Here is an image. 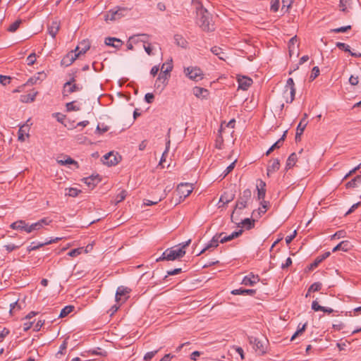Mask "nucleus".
Returning <instances> with one entry per match:
<instances>
[{
  "instance_id": "nucleus-61",
  "label": "nucleus",
  "mask_w": 361,
  "mask_h": 361,
  "mask_svg": "<svg viewBox=\"0 0 361 361\" xmlns=\"http://www.w3.org/2000/svg\"><path fill=\"white\" fill-rule=\"evenodd\" d=\"M158 352V350L148 352L144 356V360L145 361H149Z\"/></svg>"
},
{
  "instance_id": "nucleus-25",
  "label": "nucleus",
  "mask_w": 361,
  "mask_h": 361,
  "mask_svg": "<svg viewBox=\"0 0 361 361\" xmlns=\"http://www.w3.org/2000/svg\"><path fill=\"white\" fill-rule=\"evenodd\" d=\"M57 162L61 166L73 165L76 169L79 168L78 163L70 157H65L64 159H57Z\"/></svg>"
},
{
  "instance_id": "nucleus-10",
  "label": "nucleus",
  "mask_w": 361,
  "mask_h": 361,
  "mask_svg": "<svg viewBox=\"0 0 361 361\" xmlns=\"http://www.w3.org/2000/svg\"><path fill=\"white\" fill-rule=\"evenodd\" d=\"M51 222V220H49L47 218H44L30 225L27 224V226L26 228V233H30L34 231H39L41 228H42L44 226L49 225Z\"/></svg>"
},
{
  "instance_id": "nucleus-7",
  "label": "nucleus",
  "mask_w": 361,
  "mask_h": 361,
  "mask_svg": "<svg viewBox=\"0 0 361 361\" xmlns=\"http://www.w3.org/2000/svg\"><path fill=\"white\" fill-rule=\"evenodd\" d=\"M249 341L259 355H264L266 353L268 343L267 339L259 340L257 338L251 336L249 338Z\"/></svg>"
},
{
  "instance_id": "nucleus-34",
  "label": "nucleus",
  "mask_w": 361,
  "mask_h": 361,
  "mask_svg": "<svg viewBox=\"0 0 361 361\" xmlns=\"http://www.w3.org/2000/svg\"><path fill=\"white\" fill-rule=\"evenodd\" d=\"M27 226V224L25 223V221L19 220L17 221L13 222L11 224L10 227L13 229L16 230H21L26 232V228Z\"/></svg>"
},
{
  "instance_id": "nucleus-35",
  "label": "nucleus",
  "mask_w": 361,
  "mask_h": 361,
  "mask_svg": "<svg viewBox=\"0 0 361 361\" xmlns=\"http://www.w3.org/2000/svg\"><path fill=\"white\" fill-rule=\"evenodd\" d=\"M256 293V290L254 289H245V288H238L235 289L231 291L233 295H253Z\"/></svg>"
},
{
  "instance_id": "nucleus-36",
  "label": "nucleus",
  "mask_w": 361,
  "mask_h": 361,
  "mask_svg": "<svg viewBox=\"0 0 361 361\" xmlns=\"http://www.w3.org/2000/svg\"><path fill=\"white\" fill-rule=\"evenodd\" d=\"M298 47V43L297 37L294 36L290 39L289 43H288V49H289L290 56H292L293 54H294L295 48H297Z\"/></svg>"
},
{
  "instance_id": "nucleus-49",
  "label": "nucleus",
  "mask_w": 361,
  "mask_h": 361,
  "mask_svg": "<svg viewBox=\"0 0 361 361\" xmlns=\"http://www.w3.org/2000/svg\"><path fill=\"white\" fill-rule=\"evenodd\" d=\"M66 109L68 111H78L80 110V106L76 104L75 102H71L66 104Z\"/></svg>"
},
{
  "instance_id": "nucleus-29",
  "label": "nucleus",
  "mask_w": 361,
  "mask_h": 361,
  "mask_svg": "<svg viewBox=\"0 0 361 361\" xmlns=\"http://www.w3.org/2000/svg\"><path fill=\"white\" fill-rule=\"evenodd\" d=\"M149 37L145 34H140L130 37V40L134 42V44H138L140 42L146 43L147 42Z\"/></svg>"
},
{
  "instance_id": "nucleus-62",
  "label": "nucleus",
  "mask_w": 361,
  "mask_h": 361,
  "mask_svg": "<svg viewBox=\"0 0 361 361\" xmlns=\"http://www.w3.org/2000/svg\"><path fill=\"white\" fill-rule=\"evenodd\" d=\"M336 47L345 51H348V52H350V47L345 44V43H343V42H337L336 43Z\"/></svg>"
},
{
  "instance_id": "nucleus-64",
  "label": "nucleus",
  "mask_w": 361,
  "mask_h": 361,
  "mask_svg": "<svg viewBox=\"0 0 361 361\" xmlns=\"http://www.w3.org/2000/svg\"><path fill=\"white\" fill-rule=\"evenodd\" d=\"M126 196V191H121L116 197V201L117 202L123 201Z\"/></svg>"
},
{
  "instance_id": "nucleus-51",
  "label": "nucleus",
  "mask_w": 361,
  "mask_h": 361,
  "mask_svg": "<svg viewBox=\"0 0 361 361\" xmlns=\"http://www.w3.org/2000/svg\"><path fill=\"white\" fill-rule=\"evenodd\" d=\"M169 145H170V140H169L167 142H166V149L165 151L164 152L162 156H161V160L159 161V166H161L162 167H164L163 166V163L164 161H165V159H166V156L167 155L168 152H169Z\"/></svg>"
},
{
  "instance_id": "nucleus-46",
  "label": "nucleus",
  "mask_w": 361,
  "mask_h": 361,
  "mask_svg": "<svg viewBox=\"0 0 361 361\" xmlns=\"http://www.w3.org/2000/svg\"><path fill=\"white\" fill-rule=\"evenodd\" d=\"M173 65L171 62H167L163 63L161 68V73L164 74H168L172 71Z\"/></svg>"
},
{
  "instance_id": "nucleus-47",
  "label": "nucleus",
  "mask_w": 361,
  "mask_h": 361,
  "mask_svg": "<svg viewBox=\"0 0 361 361\" xmlns=\"http://www.w3.org/2000/svg\"><path fill=\"white\" fill-rule=\"evenodd\" d=\"M66 195L69 197H77L81 192L80 190L75 188H66Z\"/></svg>"
},
{
  "instance_id": "nucleus-5",
  "label": "nucleus",
  "mask_w": 361,
  "mask_h": 361,
  "mask_svg": "<svg viewBox=\"0 0 361 361\" xmlns=\"http://www.w3.org/2000/svg\"><path fill=\"white\" fill-rule=\"evenodd\" d=\"M295 88L293 78H288L284 87L283 97L288 103H291L295 98Z\"/></svg>"
},
{
  "instance_id": "nucleus-24",
  "label": "nucleus",
  "mask_w": 361,
  "mask_h": 361,
  "mask_svg": "<svg viewBox=\"0 0 361 361\" xmlns=\"http://www.w3.org/2000/svg\"><path fill=\"white\" fill-rule=\"evenodd\" d=\"M269 207V202L266 201H262L261 202V207L258 209V210H255L252 212V216L254 218H257L260 216L262 214H264Z\"/></svg>"
},
{
  "instance_id": "nucleus-59",
  "label": "nucleus",
  "mask_w": 361,
  "mask_h": 361,
  "mask_svg": "<svg viewBox=\"0 0 361 361\" xmlns=\"http://www.w3.org/2000/svg\"><path fill=\"white\" fill-rule=\"evenodd\" d=\"M279 8V0H271V10L276 12Z\"/></svg>"
},
{
  "instance_id": "nucleus-22",
  "label": "nucleus",
  "mask_w": 361,
  "mask_h": 361,
  "mask_svg": "<svg viewBox=\"0 0 361 361\" xmlns=\"http://www.w3.org/2000/svg\"><path fill=\"white\" fill-rule=\"evenodd\" d=\"M220 238H221V235H219V234L215 235L212 238V239L210 240V242L207 244V245L197 255H202L206 250L210 249L211 247H217L219 245V243H220Z\"/></svg>"
},
{
  "instance_id": "nucleus-9",
  "label": "nucleus",
  "mask_w": 361,
  "mask_h": 361,
  "mask_svg": "<svg viewBox=\"0 0 361 361\" xmlns=\"http://www.w3.org/2000/svg\"><path fill=\"white\" fill-rule=\"evenodd\" d=\"M193 186L190 183H180L178 185L176 189L177 195L179 197L180 200H184L185 197L192 192Z\"/></svg>"
},
{
  "instance_id": "nucleus-60",
  "label": "nucleus",
  "mask_w": 361,
  "mask_h": 361,
  "mask_svg": "<svg viewBox=\"0 0 361 361\" xmlns=\"http://www.w3.org/2000/svg\"><path fill=\"white\" fill-rule=\"evenodd\" d=\"M312 310H314L316 312L322 311V310H324V307L319 305L317 300H314L312 302Z\"/></svg>"
},
{
  "instance_id": "nucleus-6",
  "label": "nucleus",
  "mask_w": 361,
  "mask_h": 361,
  "mask_svg": "<svg viewBox=\"0 0 361 361\" xmlns=\"http://www.w3.org/2000/svg\"><path fill=\"white\" fill-rule=\"evenodd\" d=\"M185 75L190 80L198 82L203 79L202 71L197 66H190L184 68Z\"/></svg>"
},
{
  "instance_id": "nucleus-30",
  "label": "nucleus",
  "mask_w": 361,
  "mask_h": 361,
  "mask_svg": "<svg viewBox=\"0 0 361 361\" xmlns=\"http://www.w3.org/2000/svg\"><path fill=\"white\" fill-rule=\"evenodd\" d=\"M143 47L148 55H154V51H157L158 45L155 43H150L149 39L147 42L143 44Z\"/></svg>"
},
{
  "instance_id": "nucleus-20",
  "label": "nucleus",
  "mask_w": 361,
  "mask_h": 361,
  "mask_svg": "<svg viewBox=\"0 0 361 361\" xmlns=\"http://www.w3.org/2000/svg\"><path fill=\"white\" fill-rule=\"evenodd\" d=\"M266 183L262 180H259L257 184V197L259 200L264 201V199L266 195Z\"/></svg>"
},
{
  "instance_id": "nucleus-63",
  "label": "nucleus",
  "mask_w": 361,
  "mask_h": 361,
  "mask_svg": "<svg viewBox=\"0 0 361 361\" xmlns=\"http://www.w3.org/2000/svg\"><path fill=\"white\" fill-rule=\"evenodd\" d=\"M154 99V96L152 93H147L145 96V100L148 104H151L153 102Z\"/></svg>"
},
{
  "instance_id": "nucleus-48",
  "label": "nucleus",
  "mask_w": 361,
  "mask_h": 361,
  "mask_svg": "<svg viewBox=\"0 0 361 361\" xmlns=\"http://www.w3.org/2000/svg\"><path fill=\"white\" fill-rule=\"evenodd\" d=\"M234 195L233 194H228L227 192H225L224 195H222L220 197V202H222L224 204H228V202H231L233 200Z\"/></svg>"
},
{
  "instance_id": "nucleus-40",
  "label": "nucleus",
  "mask_w": 361,
  "mask_h": 361,
  "mask_svg": "<svg viewBox=\"0 0 361 361\" xmlns=\"http://www.w3.org/2000/svg\"><path fill=\"white\" fill-rule=\"evenodd\" d=\"M279 161L278 159L273 160L267 169V174L269 175L270 173L276 171L277 170L279 169Z\"/></svg>"
},
{
  "instance_id": "nucleus-2",
  "label": "nucleus",
  "mask_w": 361,
  "mask_h": 361,
  "mask_svg": "<svg viewBox=\"0 0 361 361\" xmlns=\"http://www.w3.org/2000/svg\"><path fill=\"white\" fill-rule=\"evenodd\" d=\"M197 15L198 17L197 23L202 30L206 32L213 31L214 25L212 23L211 17L208 11L203 8L200 3L196 6Z\"/></svg>"
},
{
  "instance_id": "nucleus-19",
  "label": "nucleus",
  "mask_w": 361,
  "mask_h": 361,
  "mask_svg": "<svg viewBox=\"0 0 361 361\" xmlns=\"http://www.w3.org/2000/svg\"><path fill=\"white\" fill-rule=\"evenodd\" d=\"M60 29V22L57 20H52L48 25V32L52 37H55Z\"/></svg>"
},
{
  "instance_id": "nucleus-23",
  "label": "nucleus",
  "mask_w": 361,
  "mask_h": 361,
  "mask_svg": "<svg viewBox=\"0 0 361 361\" xmlns=\"http://www.w3.org/2000/svg\"><path fill=\"white\" fill-rule=\"evenodd\" d=\"M192 94L199 99L207 98L209 94L207 90L200 87L192 88Z\"/></svg>"
},
{
  "instance_id": "nucleus-8",
  "label": "nucleus",
  "mask_w": 361,
  "mask_h": 361,
  "mask_svg": "<svg viewBox=\"0 0 361 361\" xmlns=\"http://www.w3.org/2000/svg\"><path fill=\"white\" fill-rule=\"evenodd\" d=\"M131 290L125 286H119L116 293L115 300L117 303L122 304L129 298Z\"/></svg>"
},
{
  "instance_id": "nucleus-39",
  "label": "nucleus",
  "mask_w": 361,
  "mask_h": 361,
  "mask_svg": "<svg viewBox=\"0 0 361 361\" xmlns=\"http://www.w3.org/2000/svg\"><path fill=\"white\" fill-rule=\"evenodd\" d=\"M239 215L240 214L235 215V221H237V222L238 223V224H236L237 225L242 224L244 226H247V228H250L253 226L254 220H250V219L246 218V219L242 220L241 221H239V218H238Z\"/></svg>"
},
{
  "instance_id": "nucleus-44",
  "label": "nucleus",
  "mask_w": 361,
  "mask_h": 361,
  "mask_svg": "<svg viewBox=\"0 0 361 361\" xmlns=\"http://www.w3.org/2000/svg\"><path fill=\"white\" fill-rule=\"evenodd\" d=\"M286 133H284L283 135L282 136V137L281 139H279L277 142H276L269 149V150L267 152L266 154L267 155H269L271 152H273L275 149L276 148H279L281 145H282V142L284 140V137L286 136Z\"/></svg>"
},
{
  "instance_id": "nucleus-54",
  "label": "nucleus",
  "mask_w": 361,
  "mask_h": 361,
  "mask_svg": "<svg viewBox=\"0 0 361 361\" xmlns=\"http://www.w3.org/2000/svg\"><path fill=\"white\" fill-rule=\"evenodd\" d=\"M306 324H302L301 327H300L296 332L291 337V341H293L298 336L301 335L305 330Z\"/></svg>"
},
{
  "instance_id": "nucleus-57",
  "label": "nucleus",
  "mask_w": 361,
  "mask_h": 361,
  "mask_svg": "<svg viewBox=\"0 0 361 361\" xmlns=\"http://www.w3.org/2000/svg\"><path fill=\"white\" fill-rule=\"evenodd\" d=\"M11 82V78L6 75H0V83L5 86L8 84H9Z\"/></svg>"
},
{
  "instance_id": "nucleus-12",
  "label": "nucleus",
  "mask_w": 361,
  "mask_h": 361,
  "mask_svg": "<svg viewBox=\"0 0 361 361\" xmlns=\"http://www.w3.org/2000/svg\"><path fill=\"white\" fill-rule=\"evenodd\" d=\"M79 56L76 52L73 50L68 53L61 60V64L65 66L71 65Z\"/></svg>"
},
{
  "instance_id": "nucleus-45",
  "label": "nucleus",
  "mask_w": 361,
  "mask_h": 361,
  "mask_svg": "<svg viewBox=\"0 0 361 361\" xmlns=\"http://www.w3.org/2000/svg\"><path fill=\"white\" fill-rule=\"evenodd\" d=\"M361 183V176H356L352 180L346 183L347 188H355L357 187Z\"/></svg>"
},
{
  "instance_id": "nucleus-33",
  "label": "nucleus",
  "mask_w": 361,
  "mask_h": 361,
  "mask_svg": "<svg viewBox=\"0 0 361 361\" xmlns=\"http://www.w3.org/2000/svg\"><path fill=\"white\" fill-rule=\"evenodd\" d=\"M307 114H304V118L300 121V123L298 126L297 131H296V139L300 137L304 132V130L307 124L306 121Z\"/></svg>"
},
{
  "instance_id": "nucleus-53",
  "label": "nucleus",
  "mask_w": 361,
  "mask_h": 361,
  "mask_svg": "<svg viewBox=\"0 0 361 361\" xmlns=\"http://www.w3.org/2000/svg\"><path fill=\"white\" fill-rule=\"evenodd\" d=\"M21 22L22 21L20 20H17L9 26L8 30L11 32H15L19 27L20 25L21 24Z\"/></svg>"
},
{
  "instance_id": "nucleus-27",
  "label": "nucleus",
  "mask_w": 361,
  "mask_h": 361,
  "mask_svg": "<svg viewBox=\"0 0 361 361\" xmlns=\"http://www.w3.org/2000/svg\"><path fill=\"white\" fill-rule=\"evenodd\" d=\"M99 180L98 176H92L83 179V182L91 189L94 188Z\"/></svg>"
},
{
  "instance_id": "nucleus-14",
  "label": "nucleus",
  "mask_w": 361,
  "mask_h": 361,
  "mask_svg": "<svg viewBox=\"0 0 361 361\" xmlns=\"http://www.w3.org/2000/svg\"><path fill=\"white\" fill-rule=\"evenodd\" d=\"M90 47V43L87 40H82L79 43V44L75 49V51L80 57L81 55L86 53L87 50H89Z\"/></svg>"
},
{
  "instance_id": "nucleus-37",
  "label": "nucleus",
  "mask_w": 361,
  "mask_h": 361,
  "mask_svg": "<svg viewBox=\"0 0 361 361\" xmlns=\"http://www.w3.org/2000/svg\"><path fill=\"white\" fill-rule=\"evenodd\" d=\"M350 249V243L347 240H344L341 242L339 244H338L333 249V252H336L338 250H343L344 252H347Z\"/></svg>"
},
{
  "instance_id": "nucleus-52",
  "label": "nucleus",
  "mask_w": 361,
  "mask_h": 361,
  "mask_svg": "<svg viewBox=\"0 0 361 361\" xmlns=\"http://www.w3.org/2000/svg\"><path fill=\"white\" fill-rule=\"evenodd\" d=\"M83 252V247H79L72 250L68 253V255L72 257H75L80 255Z\"/></svg>"
},
{
  "instance_id": "nucleus-43",
  "label": "nucleus",
  "mask_w": 361,
  "mask_h": 361,
  "mask_svg": "<svg viewBox=\"0 0 361 361\" xmlns=\"http://www.w3.org/2000/svg\"><path fill=\"white\" fill-rule=\"evenodd\" d=\"M211 51L212 52L217 56L219 57V59H221V60H225V58L226 56V54L225 52H224L222 51V49L219 47H214L211 49Z\"/></svg>"
},
{
  "instance_id": "nucleus-18",
  "label": "nucleus",
  "mask_w": 361,
  "mask_h": 361,
  "mask_svg": "<svg viewBox=\"0 0 361 361\" xmlns=\"http://www.w3.org/2000/svg\"><path fill=\"white\" fill-rule=\"evenodd\" d=\"M242 233H243V230L240 229L238 231L233 232L231 234L228 235H225L224 233H219V235H221L220 243H224L232 240L233 239L240 236L242 234Z\"/></svg>"
},
{
  "instance_id": "nucleus-56",
  "label": "nucleus",
  "mask_w": 361,
  "mask_h": 361,
  "mask_svg": "<svg viewBox=\"0 0 361 361\" xmlns=\"http://www.w3.org/2000/svg\"><path fill=\"white\" fill-rule=\"evenodd\" d=\"M26 61L28 66L33 65L36 61V54L35 53H32L27 56Z\"/></svg>"
},
{
  "instance_id": "nucleus-13",
  "label": "nucleus",
  "mask_w": 361,
  "mask_h": 361,
  "mask_svg": "<svg viewBox=\"0 0 361 361\" xmlns=\"http://www.w3.org/2000/svg\"><path fill=\"white\" fill-rule=\"evenodd\" d=\"M238 82L240 89L247 90L252 84V80L246 76H238Z\"/></svg>"
},
{
  "instance_id": "nucleus-55",
  "label": "nucleus",
  "mask_w": 361,
  "mask_h": 361,
  "mask_svg": "<svg viewBox=\"0 0 361 361\" xmlns=\"http://www.w3.org/2000/svg\"><path fill=\"white\" fill-rule=\"evenodd\" d=\"M319 75V68L317 66H315L312 70V73H311L310 78L311 80H314Z\"/></svg>"
},
{
  "instance_id": "nucleus-16",
  "label": "nucleus",
  "mask_w": 361,
  "mask_h": 361,
  "mask_svg": "<svg viewBox=\"0 0 361 361\" xmlns=\"http://www.w3.org/2000/svg\"><path fill=\"white\" fill-rule=\"evenodd\" d=\"M80 90V87L73 82H67L64 84L63 94V96H68L70 94Z\"/></svg>"
},
{
  "instance_id": "nucleus-58",
  "label": "nucleus",
  "mask_w": 361,
  "mask_h": 361,
  "mask_svg": "<svg viewBox=\"0 0 361 361\" xmlns=\"http://www.w3.org/2000/svg\"><path fill=\"white\" fill-rule=\"evenodd\" d=\"M321 288H322V283H314L312 285H311V286L310 287V288L308 290V292L318 291V290H319L321 289Z\"/></svg>"
},
{
  "instance_id": "nucleus-1",
  "label": "nucleus",
  "mask_w": 361,
  "mask_h": 361,
  "mask_svg": "<svg viewBox=\"0 0 361 361\" xmlns=\"http://www.w3.org/2000/svg\"><path fill=\"white\" fill-rule=\"evenodd\" d=\"M191 243V240L179 244L178 246H175L166 250L161 257L157 259V261L160 260H168L174 261L182 258L186 253L185 248L188 247Z\"/></svg>"
},
{
  "instance_id": "nucleus-32",
  "label": "nucleus",
  "mask_w": 361,
  "mask_h": 361,
  "mask_svg": "<svg viewBox=\"0 0 361 361\" xmlns=\"http://www.w3.org/2000/svg\"><path fill=\"white\" fill-rule=\"evenodd\" d=\"M37 94L38 92L37 91H32L29 94H23L20 96V100L23 103L32 102L35 100Z\"/></svg>"
},
{
  "instance_id": "nucleus-15",
  "label": "nucleus",
  "mask_w": 361,
  "mask_h": 361,
  "mask_svg": "<svg viewBox=\"0 0 361 361\" xmlns=\"http://www.w3.org/2000/svg\"><path fill=\"white\" fill-rule=\"evenodd\" d=\"M102 161L108 166H113L118 163V159L113 152H109L103 156Z\"/></svg>"
},
{
  "instance_id": "nucleus-3",
  "label": "nucleus",
  "mask_w": 361,
  "mask_h": 361,
  "mask_svg": "<svg viewBox=\"0 0 361 361\" xmlns=\"http://www.w3.org/2000/svg\"><path fill=\"white\" fill-rule=\"evenodd\" d=\"M251 197L252 192L249 189L245 190L240 195L235 207L231 214V221L235 224H238L237 221H235V215L240 214V211L247 207L249 201L251 200Z\"/></svg>"
},
{
  "instance_id": "nucleus-26",
  "label": "nucleus",
  "mask_w": 361,
  "mask_h": 361,
  "mask_svg": "<svg viewBox=\"0 0 361 361\" xmlns=\"http://www.w3.org/2000/svg\"><path fill=\"white\" fill-rule=\"evenodd\" d=\"M228 159L231 160V164L226 169L224 172V178L226 177L230 172L233 171L235 167V163L238 161V158L236 156H233V152H231L230 155L228 157Z\"/></svg>"
},
{
  "instance_id": "nucleus-31",
  "label": "nucleus",
  "mask_w": 361,
  "mask_h": 361,
  "mask_svg": "<svg viewBox=\"0 0 361 361\" xmlns=\"http://www.w3.org/2000/svg\"><path fill=\"white\" fill-rule=\"evenodd\" d=\"M47 77L46 73L44 72H39L37 75H34L33 77L30 78L27 83L30 85H34L37 83V82L44 80Z\"/></svg>"
},
{
  "instance_id": "nucleus-50",
  "label": "nucleus",
  "mask_w": 361,
  "mask_h": 361,
  "mask_svg": "<svg viewBox=\"0 0 361 361\" xmlns=\"http://www.w3.org/2000/svg\"><path fill=\"white\" fill-rule=\"evenodd\" d=\"M73 306L68 305L63 308L60 312L59 317H66L69 313H71L73 310Z\"/></svg>"
},
{
  "instance_id": "nucleus-28",
  "label": "nucleus",
  "mask_w": 361,
  "mask_h": 361,
  "mask_svg": "<svg viewBox=\"0 0 361 361\" xmlns=\"http://www.w3.org/2000/svg\"><path fill=\"white\" fill-rule=\"evenodd\" d=\"M105 44L107 46H111L115 48H119L121 47L123 42L121 39L116 37H107L105 39Z\"/></svg>"
},
{
  "instance_id": "nucleus-42",
  "label": "nucleus",
  "mask_w": 361,
  "mask_h": 361,
  "mask_svg": "<svg viewBox=\"0 0 361 361\" xmlns=\"http://www.w3.org/2000/svg\"><path fill=\"white\" fill-rule=\"evenodd\" d=\"M298 160L297 154L295 153H292L287 159L286 161V168L290 169L295 166L296 161Z\"/></svg>"
},
{
  "instance_id": "nucleus-21",
  "label": "nucleus",
  "mask_w": 361,
  "mask_h": 361,
  "mask_svg": "<svg viewBox=\"0 0 361 361\" xmlns=\"http://www.w3.org/2000/svg\"><path fill=\"white\" fill-rule=\"evenodd\" d=\"M30 126L27 124L20 126L18 130V140L23 142L29 137Z\"/></svg>"
},
{
  "instance_id": "nucleus-4",
  "label": "nucleus",
  "mask_w": 361,
  "mask_h": 361,
  "mask_svg": "<svg viewBox=\"0 0 361 361\" xmlns=\"http://www.w3.org/2000/svg\"><path fill=\"white\" fill-rule=\"evenodd\" d=\"M128 13V10L124 7H116L111 9L104 14V20L106 22L115 21L126 16Z\"/></svg>"
},
{
  "instance_id": "nucleus-38",
  "label": "nucleus",
  "mask_w": 361,
  "mask_h": 361,
  "mask_svg": "<svg viewBox=\"0 0 361 361\" xmlns=\"http://www.w3.org/2000/svg\"><path fill=\"white\" fill-rule=\"evenodd\" d=\"M330 255L329 252H326L324 253L322 255H320L316 258L314 262L310 264V269H312L314 268H316L319 263H321L324 259L327 258Z\"/></svg>"
},
{
  "instance_id": "nucleus-11",
  "label": "nucleus",
  "mask_w": 361,
  "mask_h": 361,
  "mask_svg": "<svg viewBox=\"0 0 361 361\" xmlns=\"http://www.w3.org/2000/svg\"><path fill=\"white\" fill-rule=\"evenodd\" d=\"M259 277L258 275H255L252 273L244 276L241 283L245 286H252L259 281Z\"/></svg>"
},
{
  "instance_id": "nucleus-17",
  "label": "nucleus",
  "mask_w": 361,
  "mask_h": 361,
  "mask_svg": "<svg viewBox=\"0 0 361 361\" xmlns=\"http://www.w3.org/2000/svg\"><path fill=\"white\" fill-rule=\"evenodd\" d=\"M169 76L166 74L160 73L155 81L154 86L157 89L163 90L167 84Z\"/></svg>"
},
{
  "instance_id": "nucleus-41",
  "label": "nucleus",
  "mask_w": 361,
  "mask_h": 361,
  "mask_svg": "<svg viewBox=\"0 0 361 361\" xmlns=\"http://www.w3.org/2000/svg\"><path fill=\"white\" fill-rule=\"evenodd\" d=\"M174 41L178 46L181 47H185L188 44V42L185 38L178 34L174 35Z\"/></svg>"
}]
</instances>
